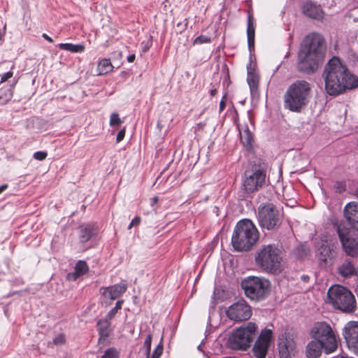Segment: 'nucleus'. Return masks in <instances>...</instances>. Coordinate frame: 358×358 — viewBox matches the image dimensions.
Instances as JSON below:
<instances>
[{"mask_svg": "<svg viewBox=\"0 0 358 358\" xmlns=\"http://www.w3.org/2000/svg\"><path fill=\"white\" fill-rule=\"evenodd\" d=\"M326 51L322 36L313 34L303 41L298 55V69L306 73H313L323 62Z\"/></svg>", "mask_w": 358, "mask_h": 358, "instance_id": "1", "label": "nucleus"}, {"mask_svg": "<svg viewBox=\"0 0 358 358\" xmlns=\"http://www.w3.org/2000/svg\"><path fill=\"white\" fill-rule=\"evenodd\" d=\"M141 222V218L139 217H135L128 226V229H131L133 226H137Z\"/></svg>", "mask_w": 358, "mask_h": 358, "instance_id": "40", "label": "nucleus"}, {"mask_svg": "<svg viewBox=\"0 0 358 358\" xmlns=\"http://www.w3.org/2000/svg\"><path fill=\"white\" fill-rule=\"evenodd\" d=\"M8 187L7 185H2L0 186V194L3 192L4 190H6Z\"/></svg>", "mask_w": 358, "mask_h": 358, "instance_id": "45", "label": "nucleus"}, {"mask_svg": "<svg viewBox=\"0 0 358 358\" xmlns=\"http://www.w3.org/2000/svg\"><path fill=\"white\" fill-rule=\"evenodd\" d=\"M217 92V90L216 89H213L210 90V93L211 96H215Z\"/></svg>", "mask_w": 358, "mask_h": 358, "instance_id": "47", "label": "nucleus"}, {"mask_svg": "<svg viewBox=\"0 0 358 358\" xmlns=\"http://www.w3.org/2000/svg\"><path fill=\"white\" fill-rule=\"evenodd\" d=\"M13 73L12 71H8L6 72V73H4L1 78V80H0V83H3L5 81H6L7 80H8L9 78H10L12 76H13Z\"/></svg>", "mask_w": 358, "mask_h": 358, "instance_id": "41", "label": "nucleus"}, {"mask_svg": "<svg viewBox=\"0 0 358 358\" xmlns=\"http://www.w3.org/2000/svg\"><path fill=\"white\" fill-rule=\"evenodd\" d=\"M278 349L280 358H291L296 352L294 338L287 334H282L279 337Z\"/></svg>", "mask_w": 358, "mask_h": 358, "instance_id": "16", "label": "nucleus"}, {"mask_svg": "<svg viewBox=\"0 0 358 358\" xmlns=\"http://www.w3.org/2000/svg\"><path fill=\"white\" fill-rule=\"evenodd\" d=\"M58 47L61 50H67L74 53L83 52L85 50V46L83 44L59 43Z\"/></svg>", "mask_w": 358, "mask_h": 358, "instance_id": "30", "label": "nucleus"}, {"mask_svg": "<svg viewBox=\"0 0 358 358\" xmlns=\"http://www.w3.org/2000/svg\"><path fill=\"white\" fill-rule=\"evenodd\" d=\"M248 76L247 82L250 89L252 94H255L257 92L259 85V77L255 73L254 70L251 68V63L247 66Z\"/></svg>", "mask_w": 358, "mask_h": 358, "instance_id": "24", "label": "nucleus"}, {"mask_svg": "<svg viewBox=\"0 0 358 358\" xmlns=\"http://www.w3.org/2000/svg\"><path fill=\"white\" fill-rule=\"evenodd\" d=\"M227 315L231 320L241 322L251 317L252 309L245 301L239 300L228 308Z\"/></svg>", "mask_w": 358, "mask_h": 358, "instance_id": "12", "label": "nucleus"}, {"mask_svg": "<svg viewBox=\"0 0 358 358\" xmlns=\"http://www.w3.org/2000/svg\"><path fill=\"white\" fill-rule=\"evenodd\" d=\"M272 338V330L265 329L261 331L252 348V352L255 358L266 357Z\"/></svg>", "mask_w": 358, "mask_h": 358, "instance_id": "13", "label": "nucleus"}, {"mask_svg": "<svg viewBox=\"0 0 358 358\" xmlns=\"http://www.w3.org/2000/svg\"><path fill=\"white\" fill-rule=\"evenodd\" d=\"M136 56L135 55L132 54L128 56L127 61L130 63L133 62L135 60Z\"/></svg>", "mask_w": 358, "mask_h": 358, "instance_id": "44", "label": "nucleus"}, {"mask_svg": "<svg viewBox=\"0 0 358 358\" xmlns=\"http://www.w3.org/2000/svg\"><path fill=\"white\" fill-rule=\"evenodd\" d=\"M53 343L55 345H62L65 343V337L63 334H59L57 336H56L54 340Z\"/></svg>", "mask_w": 358, "mask_h": 358, "instance_id": "38", "label": "nucleus"}, {"mask_svg": "<svg viewBox=\"0 0 358 358\" xmlns=\"http://www.w3.org/2000/svg\"><path fill=\"white\" fill-rule=\"evenodd\" d=\"M158 201V197L157 196H155L152 199V202H151V205H155L157 203Z\"/></svg>", "mask_w": 358, "mask_h": 358, "instance_id": "46", "label": "nucleus"}, {"mask_svg": "<svg viewBox=\"0 0 358 358\" xmlns=\"http://www.w3.org/2000/svg\"><path fill=\"white\" fill-rule=\"evenodd\" d=\"M327 303L344 313H352L357 308L353 294L346 287L339 285H333L328 289Z\"/></svg>", "mask_w": 358, "mask_h": 358, "instance_id": "6", "label": "nucleus"}, {"mask_svg": "<svg viewBox=\"0 0 358 358\" xmlns=\"http://www.w3.org/2000/svg\"><path fill=\"white\" fill-rule=\"evenodd\" d=\"M322 349H324L323 343L316 340L311 341L306 346V356L308 358H319Z\"/></svg>", "mask_w": 358, "mask_h": 358, "instance_id": "22", "label": "nucleus"}, {"mask_svg": "<svg viewBox=\"0 0 358 358\" xmlns=\"http://www.w3.org/2000/svg\"><path fill=\"white\" fill-rule=\"evenodd\" d=\"M323 77L325 90L331 96L341 94L355 86L352 75L337 57H333L326 64Z\"/></svg>", "mask_w": 358, "mask_h": 358, "instance_id": "2", "label": "nucleus"}, {"mask_svg": "<svg viewBox=\"0 0 358 358\" xmlns=\"http://www.w3.org/2000/svg\"><path fill=\"white\" fill-rule=\"evenodd\" d=\"M122 303H123V301L122 300H119L117 301L116 304H115V306L114 308H113L107 314L106 317L108 318V319H110L112 320L115 315H116L117 312L118 311V310H120L122 308Z\"/></svg>", "mask_w": 358, "mask_h": 358, "instance_id": "32", "label": "nucleus"}, {"mask_svg": "<svg viewBox=\"0 0 358 358\" xmlns=\"http://www.w3.org/2000/svg\"><path fill=\"white\" fill-rule=\"evenodd\" d=\"M257 220L262 229L275 230L281 224L282 214L273 203H262L258 207Z\"/></svg>", "mask_w": 358, "mask_h": 358, "instance_id": "9", "label": "nucleus"}, {"mask_svg": "<svg viewBox=\"0 0 358 358\" xmlns=\"http://www.w3.org/2000/svg\"><path fill=\"white\" fill-rule=\"evenodd\" d=\"M124 136H125V129L124 128V129L120 130L117 134V136H116L117 143H120V141H122L123 140V138H124Z\"/></svg>", "mask_w": 358, "mask_h": 358, "instance_id": "39", "label": "nucleus"}, {"mask_svg": "<svg viewBox=\"0 0 358 358\" xmlns=\"http://www.w3.org/2000/svg\"><path fill=\"white\" fill-rule=\"evenodd\" d=\"M210 42V38L207 36L201 35L196 37L194 41V44L208 43Z\"/></svg>", "mask_w": 358, "mask_h": 358, "instance_id": "35", "label": "nucleus"}, {"mask_svg": "<svg viewBox=\"0 0 358 358\" xmlns=\"http://www.w3.org/2000/svg\"><path fill=\"white\" fill-rule=\"evenodd\" d=\"M152 339V335L149 334L144 341L143 349L146 356L145 358H160L163 352V345L162 343H159L153 350L152 353L150 354Z\"/></svg>", "mask_w": 358, "mask_h": 358, "instance_id": "21", "label": "nucleus"}, {"mask_svg": "<svg viewBox=\"0 0 358 358\" xmlns=\"http://www.w3.org/2000/svg\"><path fill=\"white\" fill-rule=\"evenodd\" d=\"M42 37L43 38H45L46 41H48V42L50 43H52L53 42V40L52 38H50L48 34H42Z\"/></svg>", "mask_w": 358, "mask_h": 358, "instance_id": "43", "label": "nucleus"}, {"mask_svg": "<svg viewBox=\"0 0 358 358\" xmlns=\"http://www.w3.org/2000/svg\"><path fill=\"white\" fill-rule=\"evenodd\" d=\"M122 120H120V118L119 117V115L117 113H113L111 114L110 115V125L113 127V126H115V125H120L122 124Z\"/></svg>", "mask_w": 358, "mask_h": 358, "instance_id": "34", "label": "nucleus"}, {"mask_svg": "<svg viewBox=\"0 0 358 358\" xmlns=\"http://www.w3.org/2000/svg\"><path fill=\"white\" fill-rule=\"evenodd\" d=\"M127 289V284L121 282L110 287H101L100 293L105 298L114 300L121 296L126 292Z\"/></svg>", "mask_w": 358, "mask_h": 358, "instance_id": "17", "label": "nucleus"}, {"mask_svg": "<svg viewBox=\"0 0 358 358\" xmlns=\"http://www.w3.org/2000/svg\"><path fill=\"white\" fill-rule=\"evenodd\" d=\"M357 196H358V192H357Z\"/></svg>", "mask_w": 358, "mask_h": 358, "instance_id": "49", "label": "nucleus"}, {"mask_svg": "<svg viewBox=\"0 0 358 358\" xmlns=\"http://www.w3.org/2000/svg\"><path fill=\"white\" fill-rule=\"evenodd\" d=\"M95 227L92 224H86L80 227L79 239L81 243L87 242L94 234Z\"/></svg>", "mask_w": 358, "mask_h": 358, "instance_id": "26", "label": "nucleus"}, {"mask_svg": "<svg viewBox=\"0 0 358 358\" xmlns=\"http://www.w3.org/2000/svg\"><path fill=\"white\" fill-rule=\"evenodd\" d=\"M311 334L315 340L324 345L326 354L334 352L338 348L336 335L327 322H317L312 329Z\"/></svg>", "mask_w": 358, "mask_h": 358, "instance_id": "10", "label": "nucleus"}, {"mask_svg": "<svg viewBox=\"0 0 358 358\" xmlns=\"http://www.w3.org/2000/svg\"><path fill=\"white\" fill-rule=\"evenodd\" d=\"M240 138L243 145L247 149H250L252 143V134L248 127H244L239 129Z\"/></svg>", "mask_w": 358, "mask_h": 358, "instance_id": "27", "label": "nucleus"}, {"mask_svg": "<svg viewBox=\"0 0 358 358\" xmlns=\"http://www.w3.org/2000/svg\"><path fill=\"white\" fill-rule=\"evenodd\" d=\"M241 287L248 298L260 301L268 294L270 282L264 278L249 276L242 280Z\"/></svg>", "mask_w": 358, "mask_h": 358, "instance_id": "8", "label": "nucleus"}, {"mask_svg": "<svg viewBox=\"0 0 358 358\" xmlns=\"http://www.w3.org/2000/svg\"><path fill=\"white\" fill-rule=\"evenodd\" d=\"M337 232L345 253L351 257L358 255V241L349 236V230L342 225L337 227Z\"/></svg>", "mask_w": 358, "mask_h": 358, "instance_id": "15", "label": "nucleus"}, {"mask_svg": "<svg viewBox=\"0 0 358 358\" xmlns=\"http://www.w3.org/2000/svg\"><path fill=\"white\" fill-rule=\"evenodd\" d=\"M113 69V66L109 59H102L98 62L97 65V75H105L111 72Z\"/></svg>", "mask_w": 358, "mask_h": 358, "instance_id": "29", "label": "nucleus"}, {"mask_svg": "<svg viewBox=\"0 0 358 358\" xmlns=\"http://www.w3.org/2000/svg\"><path fill=\"white\" fill-rule=\"evenodd\" d=\"M310 97V84L305 80H296L284 95L285 107L291 111L299 112L308 103Z\"/></svg>", "mask_w": 358, "mask_h": 358, "instance_id": "5", "label": "nucleus"}, {"mask_svg": "<svg viewBox=\"0 0 358 358\" xmlns=\"http://www.w3.org/2000/svg\"><path fill=\"white\" fill-rule=\"evenodd\" d=\"M226 98V95H224L223 97H222V99L221 100V101L220 102V112H222L224 108H225V106H226V103H225V101H224V99Z\"/></svg>", "mask_w": 358, "mask_h": 358, "instance_id": "42", "label": "nucleus"}, {"mask_svg": "<svg viewBox=\"0 0 358 358\" xmlns=\"http://www.w3.org/2000/svg\"><path fill=\"white\" fill-rule=\"evenodd\" d=\"M344 215L348 224L358 231V203L355 202L348 203L344 209Z\"/></svg>", "mask_w": 358, "mask_h": 358, "instance_id": "18", "label": "nucleus"}, {"mask_svg": "<svg viewBox=\"0 0 358 358\" xmlns=\"http://www.w3.org/2000/svg\"><path fill=\"white\" fill-rule=\"evenodd\" d=\"M47 152L43 151H38L34 154V158L36 160L43 161L47 157Z\"/></svg>", "mask_w": 358, "mask_h": 358, "instance_id": "37", "label": "nucleus"}, {"mask_svg": "<svg viewBox=\"0 0 358 358\" xmlns=\"http://www.w3.org/2000/svg\"><path fill=\"white\" fill-rule=\"evenodd\" d=\"M266 171L262 169L246 170L242 184L244 192L250 194L259 191L266 184Z\"/></svg>", "mask_w": 358, "mask_h": 358, "instance_id": "11", "label": "nucleus"}, {"mask_svg": "<svg viewBox=\"0 0 358 358\" xmlns=\"http://www.w3.org/2000/svg\"><path fill=\"white\" fill-rule=\"evenodd\" d=\"M259 239V231L250 220L239 221L234 230L231 244L236 251H248Z\"/></svg>", "mask_w": 358, "mask_h": 358, "instance_id": "3", "label": "nucleus"}, {"mask_svg": "<svg viewBox=\"0 0 358 358\" xmlns=\"http://www.w3.org/2000/svg\"><path fill=\"white\" fill-rule=\"evenodd\" d=\"M255 27L253 24V17L252 14H248V27H247V36L248 45L250 51L254 50L255 47Z\"/></svg>", "mask_w": 358, "mask_h": 358, "instance_id": "25", "label": "nucleus"}, {"mask_svg": "<svg viewBox=\"0 0 358 358\" xmlns=\"http://www.w3.org/2000/svg\"><path fill=\"white\" fill-rule=\"evenodd\" d=\"M110 319L107 317L104 319L99 320L97 322L98 331L101 338H106L109 336Z\"/></svg>", "mask_w": 358, "mask_h": 358, "instance_id": "28", "label": "nucleus"}, {"mask_svg": "<svg viewBox=\"0 0 358 358\" xmlns=\"http://www.w3.org/2000/svg\"><path fill=\"white\" fill-rule=\"evenodd\" d=\"M301 13L307 17L320 20L323 17V11L320 6L312 1H306L301 8Z\"/></svg>", "mask_w": 358, "mask_h": 358, "instance_id": "19", "label": "nucleus"}, {"mask_svg": "<svg viewBox=\"0 0 358 358\" xmlns=\"http://www.w3.org/2000/svg\"><path fill=\"white\" fill-rule=\"evenodd\" d=\"M319 259L321 261L326 262L328 258H331L332 250L327 244H322L318 249Z\"/></svg>", "mask_w": 358, "mask_h": 358, "instance_id": "31", "label": "nucleus"}, {"mask_svg": "<svg viewBox=\"0 0 358 358\" xmlns=\"http://www.w3.org/2000/svg\"><path fill=\"white\" fill-rule=\"evenodd\" d=\"M344 190V187L342 186L341 187V189H339V192H341L342 191Z\"/></svg>", "mask_w": 358, "mask_h": 358, "instance_id": "48", "label": "nucleus"}, {"mask_svg": "<svg viewBox=\"0 0 358 358\" xmlns=\"http://www.w3.org/2000/svg\"><path fill=\"white\" fill-rule=\"evenodd\" d=\"M256 265L268 273H278L282 270V251L274 244L262 245L256 252Z\"/></svg>", "mask_w": 358, "mask_h": 358, "instance_id": "4", "label": "nucleus"}, {"mask_svg": "<svg viewBox=\"0 0 358 358\" xmlns=\"http://www.w3.org/2000/svg\"><path fill=\"white\" fill-rule=\"evenodd\" d=\"M88 271V266L85 261H78L74 268L73 273H69L67 275L69 280H76L80 276L86 273Z\"/></svg>", "mask_w": 358, "mask_h": 358, "instance_id": "23", "label": "nucleus"}, {"mask_svg": "<svg viewBox=\"0 0 358 358\" xmlns=\"http://www.w3.org/2000/svg\"><path fill=\"white\" fill-rule=\"evenodd\" d=\"M343 336L348 348L358 356V322H348L343 329Z\"/></svg>", "mask_w": 358, "mask_h": 358, "instance_id": "14", "label": "nucleus"}, {"mask_svg": "<svg viewBox=\"0 0 358 358\" xmlns=\"http://www.w3.org/2000/svg\"><path fill=\"white\" fill-rule=\"evenodd\" d=\"M257 330V324L251 322L236 329L229 337V348L236 350H246L250 347Z\"/></svg>", "mask_w": 358, "mask_h": 358, "instance_id": "7", "label": "nucleus"}, {"mask_svg": "<svg viewBox=\"0 0 358 358\" xmlns=\"http://www.w3.org/2000/svg\"><path fill=\"white\" fill-rule=\"evenodd\" d=\"M101 358H118V352L113 348L108 349Z\"/></svg>", "mask_w": 358, "mask_h": 358, "instance_id": "33", "label": "nucleus"}, {"mask_svg": "<svg viewBox=\"0 0 358 358\" xmlns=\"http://www.w3.org/2000/svg\"><path fill=\"white\" fill-rule=\"evenodd\" d=\"M13 96V90L12 88H9L7 90V92L4 94V96L0 95V101L3 100V103H7Z\"/></svg>", "mask_w": 358, "mask_h": 358, "instance_id": "36", "label": "nucleus"}, {"mask_svg": "<svg viewBox=\"0 0 358 358\" xmlns=\"http://www.w3.org/2000/svg\"><path fill=\"white\" fill-rule=\"evenodd\" d=\"M337 273L344 278H349L357 275V271L353 262L349 259H345L338 266Z\"/></svg>", "mask_w": 358, "mask_h": 358, "instance_id": "20", "label": "nucleus"}]
</instances>
